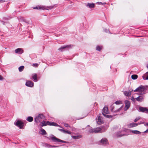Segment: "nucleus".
I'll return each mask as SVG.
<instances>
[{"instance_id": "58836bf2", "label": "nucleus", "mask_w": 148, "mask_h": 148, "mask_svg": "<svg viewBox=\"0 0 148 148\" xmlns=\"http://www.w3.org/2000/svg\"><path fill=\"white\" fill-rule=\"evenodd\" d=\"M96 3H98L99 4H101L103 5L104 4H106V3H102L101 2H97Z\"/></svg>"}, {"instance_id": "a878e982", "label": "nucleus", "mask_w": 148, "mask_h": 148, "mask_svg": "<svg viewBox=\"0 0 148 148\" xmlns=\"http://www.w3.org/2000/svg\"><path fill=\"white\" fill-rule=\"evenodd\" d=\"M102 48V46L97 45L96 47V50L99 51H100Z\"/></svg>"}, {"instance_id": "9b49d317", "label": "nucleus", "mask_w": 148, "mask_h": 148, "mask_svg": "<svg viewBox=\"0 0 148 148\" xmlns=\"http://www.w3.org/2000/svg\"><path fill=\"white\" fill-rule=\"evenodd\" d=\"M97 122L98 124L101 125L103 122V120L101 116L98 117L97 119Z\"/></svg>"}, {"instance_id": "20e7f679", "label": "nucleus", "mask_w": 148, "mask_h": 148, "mask_svg": "<svg viewBox=\"0 0 148 148\" xmlns=\"http://www.w3.org/2000/svg\"><path fill=\"white\" fill-rule=\"evenodd\" d=\"M51 140L53 141L56 142H60L61 143H67L66 142L60 140L58 138H56V137L53 136V137H51Z\"/></svg>"}, {"instance_id": "393cba45", "label": "nucleus", "mask_w": 148, "mask_h": 148, "mask_svg": "<svg viewBox=\"0 0 148 148\" xmlns=\"http://www.w3.org/2000/svg\"><path fill=\"white\" fill-rule=\"evenodd\" d=\"M85 5L88 8H92V3H88L87 4H86Z\"/></svg>"}, {"instance_id": "f257e3e1", "label": "nucleus", "mask_w": 148, "mask_h": 148, "mask_svg": "<svg viewBox=\"0 0 148 148\" xmlns=\"http://www.w3.org/2000/svg\"><path fill=\"white\" fill-rule=\"evenodd\" d=\"M148 87V86H143L140 85L136 88L134 91V92H139L140 93H138L137 94L139 95H142L146 93V91L147 90L146 88Z\"/></svg>"}, {"instance_id": "423d86ee", "label": "nucleus", "mask_w": 148, "mask_h": 148, "mask_svg": "<svg viewBox=\"0 0 148 148\" xmlns=\"http://www.w3.org/2000/svg\"><path fill=\"white\" fill-rule=\"evenodd\" d=\"M139 110L140 112L148 114V109L146 107L140 106L139 107Z\"/></svg>"}, {"instance_id": "5701e85b", "label": "nucleus", "mask_w": 148, "mask_h": 148, "mask_svg": "<svg viewBox=\"0 0 148 148\" xmlns=\"http://www.w3.org/2000/svg\"><path fill=\"white\" fill-rule=\"evenodd\" d=\"M59 130L65 134H71V132L70 131H68L63 129H60Z\"/></svg>"}, {"instance_id": "0eeeda50", "label": "nucleus", "mask_w": 148, "mask_h": 148, "mask_svg": "<svg viewBox=\"0 0 148 148\" xmlns=\"http://www.w3.org/2000/svg\"><path fill=\"white\" fill-rule=\"evenodd\" d=\"M71 45H66L62 46L58 49V50L61 51H62L65 50L66 49H69L71 48Z\"/></svg>"}, {"instance_id": "4468645a", "label": "nucleus", "mask_w": 148, "mask_h": 148, "mask_svg": "<svg viewBox=\"0 0 148 148\" xmlns=\"http://www.w3.org/2000/svg\"><path fill=\"white\" fill-rule=\"evenodd\" d=\"M47 125L58 126V125L56 123L51 121H47Z\"/></svg>"}, {"instance_id": "6ab92c4d", "label": "nucleus", "mask_w": 148, "mask_h": 148, "mask_svg": "<svg viewBox=\"0 0 148 148\" xmlns=\"http://www.w3.org/2000/svg\"><path fill=\"white\" fill-rule=\"evenodd\" d=\"M116 135L117 137H121L123 136L127 135L123 134H121V132L119 131L117 133Z\"/></svg>"}, {"instance_id": "e433bc0d", "label": "nucleus", "mask_w": 148, "mask_h": 148, "mask_svg": "<svg viewBox=\"0 0 148 148\" xmlns=\"http://www.w3.org/2000/svg\"><path fill=\"white\" fill-rule=\"evenodd\" d=\"M103 30L104 31L108 33V32L109 33L111 34V33L109 31V30H108L107 29H104Z\"/></svg>"}, {"instance_id": "f3484780", "label": "nucleus", "mask_w": 148, "mask_h": 148, "mask_svg": "<svg viewBox=\"0 0 148 148\" xmlns=\"http://www.w3.org/2000/svg\"><path fill=\"white\" fill-rule=\"evenodd\" d=\"M133 91V90H130L129 91H126L124 92L123 94L124 95L127 96H129L131 95L132 92Z\"/></svg>"}, {"instance_id": "09e8293b", "label": "nucleus", "mask_w": 148, "mask_h": 148, "mask_svg": "<svg viewBox=\"0 0 148 148\" xmlns=\"http://www.w3.org/2000/svg\"><path fill=\"white\" fill-rule=\"evenodd\" d=\"M144 125L145 126H148V123H146Z\"/></svg>"}, {"instance_id": "c85d7f7f", "label": "nucleus", "mask_w": 148, "mask_h": 148, "mask_svg": "<svg viewBox=\"0 0 148 148\" xmlns=\"http://www.w3.org/2000/svg\"><path fill=\"white\" fill-rule=\"evenodd\" d=\"M40 134L42 135H45L46 134L45 131L44 129L41 128L40 130Z\"/></svg>"}, {"instance_id": "2eb2a0df", "label": "nucleus", "mask_w": 148, "mask_h": 148, "mask_svg": "<svg viewBox=\"0 0 148 148\" xmlns=\"http://www.w3.org/2000/svg\"><path fill=\"white\" fill-rule=\"evenodd\" d=\"M44 146L45 147L47 148H52L53 147H58V146L51 145L47 143H45L44 145Z\"/></svg>"}, {"instance_id": "cd10ccee", "label": "nucleus", "mask_w": 148, "mask_h": 148, "mask_svg": "<svg viewBox=\"0 0 148 148\" xmlns=\"http://www.w3.org/2000/svg\"><path fill=\"white\" fill-rule=\"evenodd\" d=\"M132 132L133 133L136 134H140L141 132L138 130H132Z\"/></svg>"}, {"instance_id": "1a4fd4ad", "label": "nucleus", "mask_w": 148, "mask_h": 148, "mask_svg": "<svg viewBox=\"0 0 148 148\" xmlns=\"http://www.w3.org/2000/svg\"><path fill=\"white\" fill-rule=\"evenodd\" d=\"M34 83L30 81H27L25 83V85L28 87H32L34 86Z\"/></svg>"}, {"instance_id": "39448f33", "label": "nucleus", "mask_w": 148, "mask_h": 148, "mask_svg": "<svg viewBox=\"0 0 148 148\" xmlns=\"http://www.w3.org/2000/svg\"><path fill=\"white\" fill-rule=\"evenodd\" d=\"M125 106L124 108L125 110L126 111L130 108L131 103L129 101L126 100L125 101Z\"/></svg>"}, {"instance_id": "473e14b6", "label": "nucleus", "mask_w": 148, "mask_h": 148, "mask_svg": "<svg viewBox=\"0 0 148 148\" xmlns=\"http://www.w3.org/2000/svg\"><path fill=\"white\" fill-rule=\"evenodd\" d=\"M24 68V66H20L18 68V70L20 72L22 71Z\"/></svg>"}, {"instance_id": "7c9ffc66", "label": "nucleus", "mask_w": 148, "mask_h": 148, "mask_svg": "<svg viewBox=\"0 0 148 148\" xmlns=\"http://www.w3.org/2000/svg\"><path fill=\"white\" fill-rule=\"evenodd\" d=\"M72 137L74 139H78L80 138L81 137V136H72Z\"/></svg>"}, {"instance_id": "49530a36", "label": "nucleus", "mask_w": 148, "mask_h": 148, "mask_svg": "<svg viewBox=\"0 0 148 148\" xmlns=\"http://www.w3.org/2000/svg\"><path fill=\"white\" fill-rule=\"evenodd\" d=\"M89 133H92V130L91 129L89 131Z\"/></svg>"}, {"instance_id": "ddd939ff", "label": "nucleus", "mask_w": 148, "mask_h": 148, "mask_svg": "<svg viewBox=\"0 0 148 148\" xmlns=\"http://www.w3.org/2000/svg\"><path fill=\"white\" fill-rule=\"evenodd\" d=\"M101 129L100 128V127H97L96 128H95L94 129H93V132H95V133H101Z\"/></svg>"}, {"instance_id": "f03ea898", "label": "nucleus", "mask_w": 148, "mask_h": 148, "mask_svg": "<svg viewBox=\"0 0 148 148\" xmlns=\"http://www.w3.org/2000/svg\"><path fill=\"white\" fill-rule=\"evenodd\" d=\"M45 116L43 114H39L34 118V121L37 123H39L42 121L45 118Z\"/></svg>"}, {"instance_id": "c03bdc74", "label": "nucleus", "mask_w": 148, "mask_h": 148, "mask_svg": "<svg viewBox=\"0 0 148 148\" xmlns=\"http://www.w3.org/2000/svg\"><path fill=\"white\" fill-rule=\"evenodd\" d=\"M3 77L1 75H0V80H3Z\"/></svg>"}, {"instance_id": "a19ab883", "label": "nucleus", "mask_w": 148, "mask_h": 148, "mask_svg": "<svg viewBox=\"0 0 148 148\" xmlns=\"http://www.w3.org/2000/svg\"><path fill=\"white\" fill-rule=\"evenodd\" d=\"M145 123L144 122H143L142 121H140L139 122L137 123V124H138V125H140L141 124H144Z\"/></svg>"}, {"instance_id": "603ef678", "label": "nucleus", "mask_w": 148, "mask_h": 148, "mask_svg": "<svg viewBox=\"0 0 148 148\" xmlns=\"http://www.w3.org/2000/svg\"><path fill=\"white\" fill-rule=\"evenodd\" d=\"M147 67L148 69V64H147Z\"/></svg>"}, {"instance_id": "bb28decb", "label": "nucleus", "mask_w": 148, "mask_h": 148, "mask_svg": "<svg viewBox=\"0 0 148 148\" xmlns=\"http://www.w3.org/2000/svg\"><path fill=\"white\" fill-rule=\"evenodd\" d=\"M33 120V118L31 116H28L27 117V120L29 122L32 121Z\"/></svg>"}, {"instance_id": "f704fd0d", "label": "nucleus", "mask_w": 148, "mask_h": 148, "mask_svg": "<svg viewBox=\"0 0 148 148\" xmlns=\"http://www.w3.org/2000/svg\"><path fill=\"white\" fill-rule=\"evenodd\" d=\"M94 106L95 107V109H96V110L97 109V108H98V104L97 103L95 102L94 103Z\"/></svg>"}, {"instance_id": "aec40b11", "label": "nucleus", "mask_w": 148, "mask_h": 148, "mask_svg": "<svg viewBox=\"0 0 148 148\" xmlns=\"http://www.w3.org/2000/svg\"><path fill=\"white\" fill-rule=\"evenodd\" d=\"M143 79L145 80L148 79V71L145 74H144L142 76Z\"/></svg>"}, {"instance_id": "f8f14e48", "label": "nucleus", "mask_w": 148, "mask_h": 148, "mask_svg": "<svg viewBox=\"0 0 148 148\" xmlns=\"http://www.w3.org/2000/svg\"><path fill=\"white\" fill-rule=\"evenodd\" d=\"M109 113L108 108L107 107H104L103 109L102 114H108Z\"/></svg>"}, {"instance_id": "79ce46f5", "label": "nucleus", "mask_w": 148, "mask_h": 148, "mask_svg": "<svg viewBox=\"0 0 148 148\" xmlns=\"http://www.w3.org/2000/svg\"><path fill=\"white\" fill-rule=\"evenodd\" d=\"M38 65V64L37 63L34 64L32 66L35 67H37Z\"/></svg>"}, {"instance_id": "37998d69", "label": "nucleus", "mask_w": 148, "mask_h": 148, "mask_svg": "<svg viewBox=\"0 0 148 148\" xmlns=\"http://www.w3.org/2000/svg\"><path fill=\"white\" fill-rule=\"evenodd\" d=\"M34 9H40V7H36L35 8H34Z\"/></svg>"}, {"instance_id": "2f4dec72", "label": "nucleus", "mask_w": 148, "mask_h": 148, "mask_svg": "<svg viewBox=\"0 0 148 148\" xmlns=\"http://www.w3.org/2000/svg\"><path fill=\"white\" fill-rule=\"evenodd\" d=\"M103 115L106 118H108L110 119L112 117V116L111 115H108L106 114H103Z\"/></svg>"}, {"instance_id": "c9c22d12", "label": "nucleus", "mask_w": 148, "mask_h": 148, "mask_svg": "<svg viewBox=\"0 0 148 148\" xmlns=\"http://www.w3.org/2000/svg\"><path fill=\"white\" fill-rule=\"evenodd\" d=\"M63 124L64 126L65 127H71V126H70L67 123H64Z\"/></svg>"}, {"instance_id": "8fccbe9b", "label": "nucleus", "mask_w": 148, "mask_h": 148, "mask_svg": "<svg viewBox=\"0 0 148 148\" xmlns=\"http://www.w3.org/2000/svg\"><path fill=\"white\" fill-rule=\"evenodd\" d=\"M93 8H94L95 7V4L94 3H93Z\"/></svg>"}, {"instance_id": "de8ad7c7", "label": "nucleus", "mask_w": 148, "mask_h": 148, "mask_svg": "<svg viewBox=\"0 0 148 148\" xmlns=\"http://www.w3.org/2000/svg\"><path fill=\"white\" fill-rule=\"evenodd\" d=\"M148 132V129L144 132V133H147Z\"/></svg>"}, {"instance_id": "3c124183", "label": "nucleus", "mask_w": 148, "mask_h": 148, "mask_svg": "<svg viewBox=\"0 0 148 148\" xmlns=\"http://www.w3.org/2000/svg\"><path fill=\"white\" fill-rule=\"evenodd\" d=\"M2 1V0H0V2H1Z\"/></svg>"}, {"instance_id": "4be33fe9", "label": "nucleus", "mask_w": 148, "mask_h": 148, "mask_svg": "<svg viewBox=\"0 0 148 148\" xmlns=\"http://www.w3.org/2000/svg\"><path fill=\"white\" fill-rule=\"evenodd\" d=\"M107 127L106 126H103L101 127L100 128L101 129V132L102 133L105 132L107 130Z\"/></svg>"}, {"instance_id": "412c9836", "label": "nucleus", "mask_w": 148, "mask_h": 148, "mask_svg": "<svg viewBox=\"0 0 148 148\" xmlns=\"http://www.w3.org/2000/svg\"><path fill=\"white\" fill-rule=\"evenodd\" d=\"M138 125L137 123H132L129 124V126L130 127H135Z\"/></svg>"}, {"instance_id": "a211bd4d", "label": "nucleus", "mask_w": 148, "mask_h": 148, "mask_svg": "<svg viewBox=\"0 0 148 148\" xmlns=\"http://www.w3.org/2000/svg\"><path fill=\"white\" fill-rule=\"evenodd\" d=\"M32 78L34 82H37L38 80L37 77V75L36 73L32 74Z\"/></svg>"}, {"instance_id": "6e6552de", "label": "nucleus", "mask_w": 148, "mask_h": 148, "mask_svg": "<svg viewBox=\"0 0 148 148\" xmlns=\"http://www.w3.org/2000/svg\"><path fill=\"white\" fill-rule=\"evenodd\" d=\"M144 96L142 95H140L138 97L135 98L136 100L138 102H142L144 101Z\"/></svg>"}, {"instance_id": "c756f323", "label": "nucleus", "mask_w": 148, "mask_h": 148, "mask_svg": "<svg viewBox=\"0 0 148 148\" xmlns=\"http://www.w3.org/2000/svg\"><path fill=\"white\" fill-rule=\"evenodd\" d=\"M131 77L133 79H136L138 78V75H132Z\"/></svg>"}, {"instance_id": "72a5a7b5", "label": "nucleus", "mask_w": 148, "mask_h": 148, "mask_svg": "<svg viewBox=\"0 0 148 148\" xmlns=\"http://www.w3.org/2000/svg\"><path fill=\"white\" fill-rule=\"evenodd\" d=\"M116 105H119L122 103V102L121 101L119 100L115 101L114 103Z\"/></svg>"}, {"instance_id": "ea45409f", "label": "nucleus", "mask_w": 148, "mask_h": 148, "mask_svg": "<svg viewBox=\"0 0 148 148\" xmlns=\"http://www.w3.org/2000/svg\"><path fill=\"white\" fill-rule=\"evenodd\" d=\"M140 117H138V118H136L134 120V122H137L138 121L139 119H140Z\"/></svg>"}, {"instance_id": "9d476101", "label": "nucleus", "mask_w": 148, "mask_h": 148, "mask_svg": "<svg viewBox=\"0 0 148 148\" xmlns=\"http://www.w3.org/2000/svg\"><path fill=\"white\" fill-rule=\"evenodd\" d=\"M15 51L16 53L19 54H21L23 52V51L22 49L21 48H18L16 49L15 50Z\"/></svg>"}, {"instance_id": "dca6fc26", "label": "nucleus", "mask_w": 148, "mask_h": 148, "mask_svg": "<svg viewBox=\"0 0 148 148\" xmlns=\"http://www.w3.org/2000/svg\"><path fill=\"white\" fill-rule=\"evenodd\" d=\"M101 143L103 145H105L108 143V141L106 138H103L100 140Z\"/></svg>"}, {"instance_id": "b1692460", "label": "nucleus", "mask_w": 148, "mask_h": 148, "mask_svg": "<svg viewBox=\"0 0 148 148\" xmlns=\"http://www.w3.org/2000/svg\"><path fill=\"white\" fill-rule=\"evenodd\" d=\"M47 121H44L40 123V125L42 126H45L47 125Z\"/></svg>"}, {"instance_id": "4c0bfd02", "label": "nucleus", "mask_w": 148, "mask_h": 148, "mask_svg": "<svg viewBox=\"0 0 148 148\" xmlns=\"http://www.w3.org/2000/svg\"><path fill=\"white\" fill-rule=\"evenodd\" d=\"M136 99L135 98L133 97H132L131 98V100L133 101V102L135 103V102Z\"/></svg>"}, {"instance_id": "a18cd8bd", "label": "nucleus", "mask_w": 148, "mask_h": 148, "mask_svg": "<svg viewBox=\"0 0 148 148\" xmlns=\"http://www.w3.org/2000/svg\"><path fill=\"white\" fill-rule=\"evenodd\" d=\"M122 108V107H121L119 109H118L117 110L116 112H119V111H120L121 110V109Z\"/></svg>"}, {"instance_id": "7ed1b4c3", "label": "nucleus", "mask_w": 148, "mask_h": 148, "mask_svg": "<svg viewBox=\"0 0 148 148\" xmlns=\"http://www.w3.org/2000/svg\"><path fill=\"white\" fill-rule=\"evenodd\" d=\"M14 124L18 127L20 129H22L23 126V123L21 121L18 120L16 123H14Z\"/></svg>"}]
</instances>
